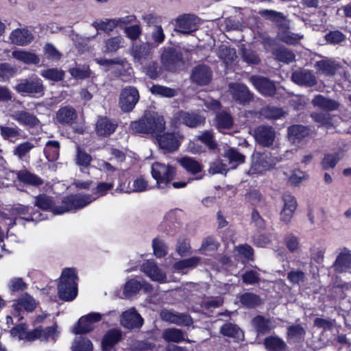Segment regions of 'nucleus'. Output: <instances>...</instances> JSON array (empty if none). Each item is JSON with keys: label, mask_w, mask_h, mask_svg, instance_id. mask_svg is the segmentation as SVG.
Returning <instances> with one entry per match:
<instances>
[{"label": "nucleus", "mask_w": 351, "mask_h": 351, "mask_svg": "<svg viewBox=\"0 0 351 351\" xmlns=\"http://www.w3.org/2000/svg\"><path fill=\"white\" fill-rule=\"evenodd\" d=\"M34 205L38 208L51 212L53 215H62L66 212L81 209L95 199L90 195L81 194L64 197L60 204H57L54 199L45 194L34 197Z\"/></svg>", "instance_id": "f257e3e1"}, {"label": "nucleus", "mask_w": 351, "mask_h": 351, "mask_svg": "<svg viewBox=\"0 0 351 351\" xmlns=\"http://www.w3.org/2000/svg\"><path fill=\"white\" fill-rule=\"evenodd\" d=\"M133 132L151 134L152 136L165 130V121L162 116L156 112L146 113L138 121H132L130 125Z\"/></svg>", "instance_id": "f03ea898"}, {"label": "nucleus", "mask_w": 351, "mask_h": 351, "mask_svg": "<svg viewBox=\"0 0 351 351\" xmlns=\"http://www.w3.org/2000/svg\"><path fill=\"white\" fill-rule=\"evenodd\" d=\"M77 276L75 270L66 268L62 272L58 284V296L62 300L70 302L77 295Z\"/></svg>", "instance_id": "7ed1b4c3"}, {"label": "nucleus", "mask_w": 351, "mask_h": 351, "mask_svg": "<svg viewBox=\"0 0 351 351\" xmlns=\"http://www.w3.org/2000/svg\"><path fill=\"white\" fill-rule=\"evenodd\" d=\"M282 160V158L274 156L270 152H257L252 155L249 174H261L271 170Z\"/></svg>", "instance_id": "20e7f679"}, {"label": "nucleus", "mask_w": 351, "mask_h": 351, "mask_svg": "<svg viewBox=\"0 0 351 351\" xmlns=\"http://www.w3.org/2000/svg\"><path fill=\"white\" fill-rule=\"evenodd\" d=\"M152 175L156 180L157 187L165 192L171 186L176 170L172 166L156 162L152 165Z\"/></svg>", "instance_id": "39448f33"}, {"label": "nucleus", "mask_w": 351, "mask_h": 351, "mask_svg": "<svg viewBox=\"0 0 351 351\" xmlns=\"http://www.w3.org/2000/svg\"><path fill=\"white\" fill-rule=\"evenodd\" d=\"M14 88L21 95L36 98L43 96L45 93L43 82L36 76L19 80Z\"/></svg>", "instance_id": "423d86ee"}, {"label": "nucleus", "mask_w": 351, "mask_h": 351, "mask_svg": "<svg viewBox=\"0 0 351 351\" xmlns=\"http://www.w3.org/2000/svg\"><path fill=\"white\" fill-rule=\"evenodd\" d=\"M158 132L154 136L160 147L167 152L177 150L180 145L182 136L178 132Z\"/></svg>", "instance_id": "0eeeda50"}, {"label": "nucleus", "mask_w": 351, "mask_h": 351, "mask_svg": "<svg viewBox=\"0 0 351 351\" xmlns=\"http://www.w3.org/2000/svg\"><path fill=\"white\" fill-rule=\"evenodd\" d=\"M139 100L138 90L134 86H128L123 88L119 97V106L122 111L128 112L132 111Z\"/></svg>", "instance_id": "6e6552de"}, {"label": "nucleus", "mask_w": 351, "mask_h": 351, "mask_svg": "<svg viewBox=\"0 0 351 351\" xmlns=\"http://www.w3.org/2000/svg\"><path fill=\"white\" fill-rule=\"evenodd\" d=\"M256 142L262 147H269L273 145L276 138V131L270 125H261L254 130Z\"/></svg>", "instance_id": "1a4fd4ad"}, {"label": "nucleus", "mask_w": 351, "mask_h": 351, "mask_svg": "<svg viewBox=\"0 0 351 351\" xmlns=\"http://www.w3.org/2000/svg\"><path fill=\"white\" fill-rule=\"evenodd\" d=\"M102 315L99 313H91L80 318L77 326L74 328L76 334L87 333L91 331L95 324L101 319Z\"/></svg>", "instance_id": "9d476101"}, {"label": "nucleus", "mask_w": 351, "mask_h": 351, "mask_svg": "<svg viewBox=\"0 0 351 351\" xmlns=\"http://www.w3.org/2000/svg\"><path fill=\"white\" fill-rule=\"evenodd\" d=\"M176 31L184 34H189L195 32L199 25V19L193 14H184L177 21Z\"/></svg>", "instance_id": "9b49d317"}, {"label": "nucleus", "mask_w": 351, "mask_h": 351, "mask_svg": "<svg viewBox=\"0 0 351 351\" xmlns=\"http://www.w3.org/2000/svg\"><path fill=\"white\" fill-rule=\"evenodd\" d=\"M175 119L190 128H196L205 122V118L195 111H179L176 114Z\"/></svg>", "instance_id": "f8f14e48"}, {"label": "nucleus", "mask_w": 351, "mask_h": 351, "mask_svg": "<svg viewBox=\"0 0 351 351\" xmlns=\"http://www.w3.org/2000/svg\"><path fill=\"white\" fill-rule=\"evenodd\" d=\"M229 91L233 99L240 104L245 105L252 99V94L244 84H229Z\"/></svg>", "instance_id": "ddd939ff"}, {"label": "nucleus", "mask_w": 351, "mask_h": 351, "mask_svg": "<svg viewBox=\"0 0 351 351\" xmlns=\"http://www.w3.org/2000/svg\"><path fill=\"white\" fill-rule=\"evenodd\" d=\"M332 267L336 273L349 272L351 270V250L343 247L337 254Z\"/></svg>", "instance_id": "4468645a"}, {"label": "nucleus", "mask_w": 351, "mask_h": 351, "mask_svg": "<svg viewBox=\"0 0 351 351\" xmlns=\"http://www.w3.org/2000/svg\"><path fill=\"white\" fill-rule=\"evenodd\" d=\"M282 200L284 204L280 213V219L285 223H289L296 210L297 202L295 198L289 193L284 194Z\"/></svg>", "instance_id": "2eb2a0df"}, {"label": "nucleus", "mask_w": 351, "mask_h": 351, "mask_svg": "<svg viewBox=\"0 0 351 351\" xmlns=\"http://www.w3.org/2000/svg\"><path fill=\"white\" fill-rule=\"evenodd\" d=\"M34 38L32 32L27 27L16 28L9 36L11 43L19 46H27L34 40Z\"/></svg>", "instance_id": "dca6fc26"}, {"label": "nucleus", "mask_w": 351, "mask_h": 351, "mask_svg": "<svg viewBox=\"0 0 351 351\" xmlns=\"http://www.w3.org/2000/svg\"><path fill=\"white\" fill-rule=\"evenodd\" d=\"M141 271L153 281L160 283L167 282L166 274L152 261L148 260L143 263L141 265Z\"/></svg>", "instance_id": "f3484780"}, {"label": "nucleus", "mask_w": 351, "mask_h": 351, "mask_svg": "<svg viewBox=\"0 0 351 351\" xmlns=\"http://www.w3.org/2000/svg\"><path fill=\"white\" fill-rule=\"evenodd\" d=\"M250 81L263 96H273L276 93L275 84L267 78L254 75L250 77Z\"/></svg>", "instance_id": "a211bd4d"}, {"label": "nucleus", "mask_w": 351, "mask_h": 351, "mask_svg": "<svg viewBox=\"0 0 351 351\" xmlns=\"http://www.w3.org/2000/svg\"><path fill=\"white\" fill-rule=\"evenodd\" d=\"M161 60L166 69L176 71L177 66L182 62V54L177 50L169 48L164 51Z\"/></svg>", "instance_id": "6ab92c4d"}, {"label": "nucleus", "mask_w": 351, "mask_h": 351, "mask_svg": "<svg viewBox=\"0 0 351 351\" xmlns=\"http://www.w3.org/2000/svg\"><path fill=\"white\" fill-rule=\"evenodd\" d=\"M160 317L164 321L180 326H189L192 324V319L187 314L166 309L161 311Z\"/></svg>", "instance_id": "aec40b11"}, {"label": "nucleus", "mask_w": 351, "mask_h": 351, "mask_svg": "<svg viewBox=\"0 0 351 351\" xmlns=\"http://www.w3.org/2000/svg\"><path fill=\"white\" fill-rule=\"evenodd\" d=\"M120 322L123 327L130 329L140 328L143 324V318L134 308L123 312L121 315Z\"/></svg>", "instance_id": "412c9836"}, {"label": "nucleus", "mask_w": 351, "mask_h": 351, "mask_svg": "<svg viewBox=\"0 0 351 351\" xmlns=\"http://www.w3.org/2000/svg\"><path fill=\"white\" fill-rule=\"evenodd\" d=\"M311 134L310 129L302 125H293L287 128L289 141L293 144L298 145Z\"/></svg>", "instance_id": "4be33fe9"}, {"label": "nucleus", "mask_w": 351, "mask_h": 351, "mask_svg": "<svg viewBox=\"0 0 351 351\" xmlns=\"http://www.w3.org/2000/svg\"><path fill=\"white\" fill-rule=\"evenodd\" d=\"M117 128L116 121L107 117H99L96 123L95 132L98 136H108L115 132Z\"/></svg>", "instance_id": "5701e85b"}, {"label": "nucleus", "mask_w": 351, "mask_h": 351, "mask_svg": "<svg viewBox=\"0 0 351 351\" xmlns=\"http://www.w3.org/2000/svg\"><path fill=\"white\" fill-rule=\"evenodd\" d=\"M252 324L258 335L269 333L276 326L274 318H265L262 315H257L252 320Z\"/></svg>", "instance_id": "b1692460"}, {"label": "nucleus", "mask_w": 351, "mask_h": 351, "mask_svg": "<svg viewBox=\"0 0 351 351\" xmlns=\"http://www.w3.org/2000/svg\"><path fill=\"white\" fill-rule=\"evenodd\" d=\"M12 307L15 311V315L19 316L22 308L26 311L32 312L36 307V303L32 295L25 293L14 301Z\"/></svg>", "instance_id": "393cba45"}, {"label": "nucleus", "mask_w": 351, "mask_h": 351, "mask_svg": "<svg viewBox=\"0 0 351 351\" xmlns=\"http://www.w3.org/2000/svg\"><path fill=\"white\" fill-rule=\"evenodd\" d=\"M292 81L300 86L308 87L313 86L317 84L316 77L308 70H300L294 71L291 75Z\"/></svg>", "instance_id": "a878e982"}, {"label": "nucleus", "mask_w": 351, "mask_h": 351, "mask_svg": "<svg viewBox=\"0 0 351 351\" xmlns=\"http://www.w3.org/2000/svg\"><path fill=\"white\" fill-rule=\"evenodd\" d=\"M77 114L70 106L60 108L56 112L57 121L64 125H71L76 122Z\"/></svg>", "instance_id": "bb28decb"}, {"label": "nucleus", "mask_w": 351, "mask_h": 351, "mask_svg": "<svg viewBox=\"0 0 351 351\" xmlns=\"http://www.w3.org/2000/svg\"><path fill=\"white\" fill-rule=\"evenodd\" d=\"M11 117L20 125L29 127H35L38 125L39 121L33 114L26 110H16L12 112Z\"/></svg>", "instance_id": "cd10ccee"}, {"label": "nucleus", "mask_w": 351, "mask_h": 351, "mask_svg": "<svg viewBox=\"0 0 351 351\" xmlns=\"http://www.w3.org/2000/svg\"><path fill=\"white\" fill-rule=\"evenodd\" d=\"M191 77L196 84L206 85L211 80V71L207 66L199 65L193 69Z\"/></svg>", "instance_id": "c85d7f7f"}, {"label": "nucleus", "mask_w": 351, "mask_h": 351, "mask_svg": "<svg viewBox=\"0 0 351 351\" xmlns=\"http://www.w3.org/2000/svg\"><path fill=\"white\" fill-rule=\"evenodd\" d=\"M16 174L19 181L26 185L37 186L43 183L40 178L27 169L17 171Z\"/></svg>", "instance_id": "c756f323"}, {"label": "nucleus", "mask_w": 351, "mask_h": 351, "mask_svg": "<svg viewBox=\"0 0 351 351\" xmlns=\"http://www.w3.org/2000/svg\"><path fill=\"white\" fill-rule=\"evenodd\" d=\"M315 67L326 76H333L339 68L338 64L332 59L325 58L315 63Z\"/></svg>", "instance_id": "7c9ffc66"}, {"label": "nucleus", "mask_w": 351, "mask_h": 351, "mask_svg": "<svg viewBox=\"0 0 351 351\" xmlns=\"http://www.w3.org/2000/svg\"><path fill=\"white\" fill-rule=\"evenodd\" d=\"M125 47V40L121 36L110 37L104 40L103 51L105 53H113Z\"/></svg>", "instance_id": "2f4dec72"}, {"label": "nucleus", "mask_w": 351, "mask_h": 351, "mask_svg": "<svg viewBox=\"0 0 351 351\" xmlns=\"http://www.w3.org/2000/svg\"><path fill=\"white\" fill-rule=\"evenodd\" d=\"M264 346L267 351H286L287 345L285 341L276 335H271L264 340Z\"/></svg>", "instance_id": "473e14b6"}, {"label": "nucleus", "mask_w": 351, "mask_h": 351, "mask_svg": "<svg viewBox=\"0 0 351 351\" xmlns=\"http://www.w3.org/2000/svg\"><path fill=\"white\" fill-rule=\"evenodd\" d=\"M131 54L136 62L143 64L150 54V46L148 43L133 45Z\"/></svg>", "instance_id": "72a5a7b5"}, {"label": "nucleus", "mask_w": 351, "mask_h": 351, "mask_svg": "<svg viewBox=\"0 0 351 351\" xmlns=\"http://www.w3.org/2000/svg\"><path fill=\"white\" fill-rule=\"evenodd\" d=\"M312 104L322 109L332 111L337 110L339 104L333 99L326 98L322 95H316L312 100Z\"/></svg>", "instance_id": "f704fd0d"}, {"label": "nucleus", "mask_w": 351, "mask_h": 351, "mask_svg": "<svg viewBox=\"0 0 351 351\" xmlns=\"http://www.w3.org/2000/svg\"><path fill=\"white\" fill-rule=\"evenodd\" d=\"M121 337V332L119 330H110L104 337L102 347L105 351H109L112 347L118 343Z\"/></svg>", "instance_id": "c9c22d12"}, {"label": "nucleus", "mask_w": 351, "mask_h": 351, "mask_svg": "<svg viewBox=\"0 0 351 351\" xmlns=\"http://www.w3.org/2000/svg\"><path fill=\"white\" fill-rule=\"evenodd\" d=\"M215 125L217 129L222 132L223 130H228L233 125V118L225 111L217 114L215 117Z\"/></svg>", "instance_id": "e433bc0d"}, {"label": "nucleus", "mask_w": 351, "mask_h": 351, "mask_svg": "<svg viewBox=\"0 0 351 351\" xmlns=\"http://www.w3.org/2000/svg\"><path fill=\"white\" fill-rule=\"evenodd\" d=\"M12 56L16 60L25 64H38L40 62L39 57L34 53L17 50L12 53Z\"/></svg>", "instance_id": "4c0bfd02"}, {"label": "nucleus", "mask_w": 351, "mask_h": 351, "mask_svg": "<svg viewBox=\"0 0 351 351\" xmlns=\"http://www.w3.org/2000/svg\"><path fill=\"white\" fill-rule=\"evenodd\" d=\"M60 143L58 141H48L44 148V153L49 161H56L59 158Z\"/></svg>", "instance_id": "58836bf2"}, {"label": "nucleus", "mask_w": 351, "mask_h": 351, "mask_svg": "<svg viewBox=\"0 0 351 351\" xmlns=\"http://www.w3.org/2000/svg\"><path fill=\"white\" fill-rule=\"evenodd\" d=\"M179 162L180 165L189 173L196 174L201 172L203 169L202 165L191 157L182 158Z\"/></svg>", "instance_id": "ea45409f"}, {"label": "nucleus", "mask_w": 351, "mask_h": 351, "mask_svg": "<svg viewBox=\"0 0 351 351\" xmlns=\"http://www.w3.org/2000/svg\"><path fill=\"white\" fill-rule=\"evenodd\" d=\"M152 187L143 177H138L128 184L127 193H141L150 190Z\"/></svg>", "instance_id": "a19ab883"}, {"label": "nucleus", "mask_w": 351, "mask_h": 351, "mask_svg": "<svg viewBox=\"0 0 351 351\" xmlns=\"http://www.w3.org/2000/svg\"><path fill=\"white\" fill-rule=\"evenodd\" d=\"M220 332L228 337L239 339L243 337L242 330L234 324L226 323L220 328Z\"/></svg>", "instance_id": "79ce46f5"}, {"label": "nucleus", "mask_w": 351, "mask_h": 351, "mask_svg": "<svg viewBox=\"0 0 351 351\" xmlns=\"http://www.w3.org/2000/svg\"><path fill=\"white\" fill-rule=\"evenodd\" d=\"M200 258L198 256H193L189 258L181 260L173 264V268L176 271L184 273L187 269L195 267L200 262Z\"/></svg>", "instance_id": "37998d69"}, {"label": "nucleus", "mask_w": 351, "mask_h": 351, "mask_svg": "<svg viewBox=\"0 0 351 351\" xmlns=\"http://www.w3.org/2000/svg\"><path fill=\"white\" fill-rule=\"evenodd\" d=\"M162 338L167 342L180 343L184 341V332L177 328H167L162 332Z\"/></svg>", "instance_id": "c03bdc74"}, {"label": "nucleus", "mask_w": 351, "mask_h": 351, "mask_svg": "<svg viewBox=\"0 0 351 351\" xmlns=\"http://www.w3.org/2000/svg\"><path fill=\"white\" fill-rule=\"evenodd\" d=\"M40 75L47 80L60 82L64 78L65 73L62 69L51 68L41 71Z\"/></svg>", "instance_id": "a18cd8bd"}, {"label": "nucleus", "mask_w": 351, "mask_h": 351, "mask_svg": "<svg viewBox=\"0 0 351 351\" xmlns=\"http://www.w3.org/2000/svg\"><path fill=\"white\" fill-rule=\"evenodd\" d=\"M272 53L276 60L284 63L289 64L295 60V54L285 47L277 48Z\"/></svg>", "instance_id": "49530a36"}, {"label": "nucleus", "mask_w": 351, "mask_h": 351, "mask_svg": "<svg viewBox=\"0 0 351 351\" xmlns=\"http://www.w3.org/2000/svg\"><path fill=\"white\" fill-rule=\"evenodd\" d=\"M306 334L305 330L299 324L292 325L287 328V338L295 342L304 339Z\"/></svg>", "instance_id": "de8ad7c7"}, {"label": "nucleus", "mask_w": 351, "mask_h": 351, "mask_svg": "<svg viewBox=\"0 0 351 351\" xmlns=\"http://www.w3.org/2000/svg\"><path fill=\"white\" fill-rule=\"evenodd\" d=\"M197 139L204 143L209 149L215 150L217 147V143L214 138L212 131L206 130L197 136Z\"/></svg>", "instance_id": "09e8293b"}, {"label": "nucleus", "mask_w": 351, "mask_h": 351, "mask_svg": "<svg viewBox=\"0 0 351 351\" xmlns=\"http://www.w3.org/2000/svg\"><path fill=\"white\" fill-rule=\"evenodd\" d=\"M115 19H105L99 22H95L93 25L97 31H103L106 33H110L117 27Z\"/></svg>", "instance_id": "8fccbe9b"}, {"label": "nucleus", "mask_w": 351, "mask_h": 351, "mask_svg": "<svg viewBox=\"0 0 351 351\" xmlns=\"http://www.w3.org/2000/svg\"><path fill=\"white\" fill-rule=\"evenodd\" d=\"M278 36L281 41L289 45L298 44L304 37L302 34H295L288 30L279 33Z\"/></svg>", "instance_id": "3c124183"}, {"label": "nucleus", "mask_w": 351, "mask_h": 351, "mask_svg": "<svg viewBox=\"0 0 351 351\" xmlns=\"http://www.w3.org/2000/svg\"><path fill=\"white\" fill-rule=\"evenodd\" d=\"M142 288V283L136 279L129 280L125 282L123 293L125 297H130L137 293Z\"/></svg>", "instance_id": "603ef678"}, {"label": "nucleus", "mask_w": 351, "mask_h": 351, "mask_svg": "<svg viewBox=\"0 0 351 351\" xmlns=\"http://www.w3.org/2000/svg\"><path fill=\"white\" fill-rule=\"evenodd\" d=\"M72 348L74 351H92L93 344L87 338L77 337L75 339Z\"/></svg>", "instance_id": "864d4df0"}, {"label": "nucleus", "mask_w": 351, "mask_h": 351, "mask_svg": "<svg viewBox=\"0 0 351 351\" xmlns=\"http://www.w3.org/2000/svg\"><path fill=\"white\" fill-rule=\"evenodd\" d=\"M240 302L247 308H254L261 303L259 296L252 293H243L240 298Z\"/></svg>", "instance_id": "5fc2aeb1"}, {"label": "nucleus", "mask_w": 351, "mask_h": 351, "mask_svg": "<svg viewBox=\"0 0 351 351\" xmlns=\"http://www.w3.org/2000/svg\"><path fill=\"white\" fill-rule=\"evenodd\" d=\"M260 114L268 119H278L283 116L284 112L276 107H265L260 110Z\"/></svg>", "instance_id": "6e6d98bb"}, {"label": "nucleus", "mask_w": 351, "mask_h": 351, "mask_svg": "<svg viewBox=\"0 0 351 351\" xmlns=\"http://www.w3.org/2000/svg\"><path fill=\"white\" fill-rule=\"evenodd\" d=\"M150 90L154 95L165 97H173L177 95V91L175 89L160 85H153Z\"/></svg>", "instance_id": "4d7b16f0"}, {"label": "nucleus", "mask_w": 351, "mask_h": 351, "mask_svg": "<svg viewBox=\"0 0 351 351\" xmlns=\"http://www.w3.org/2000/svg\"><path fill=\"white\" fill-rule=\"evenodd\" d=\"M240 53L243 60L247 64H257L260 62L258 56L250 49L241 48Z\"/></svg>", "instance_id": "13d9d810"}, {"label": "nucleus", "mask_w": 351, "mask_h": 351, "mask_svg": "<svg viewBox=\"0 0 351 351\" xmlns=\"http://www.w3.org/2000/svg\"><path fill=\"white\" fill-rule=\"evenodd\" d=\"M284 243L291 253L296 252L300 247L298 237L292 233H288L285 236Z\"/></svg>", "instance_id": "bf43d9fd"}, {"label": "nucleus", "mask_w": 351, "mask_h": 351, "mask_svg": "<svg viewBox=\"0 0 351 351\" xmlns=\"http://www.w3.org/2000/svg\"><path fill=\"white\" fill-rule=\"evenodd\" d=\"M218 56L226 64L231 63L237 57L235 49L226 46L219 48Z\"/></svg>", "instance_id": "052dcab7"}, {"label": "nucleus", "mask_w": 351, "mask_h": 351, "mask_svg": "<svg viewBox=\"0 0 351 351\" xmlns=\"http://www.w3.org/2000/svg\"><path fill=\"white\" fill-rule=\"evenodd\" d=\"M34 147V145L33 143L24 142L15 147L13 151L14 155L16 156L20 160H23Z\"/></svg>", "instance_id": "680f3d73"}, {"label": "nucleus", "mask_w": 351, "mask_h": 351, "mask_svg": "<svg viewBox=\"0 0 351 351\" xmlns=\"http://www.w3.org/2000/svg\"><path fill=\"white\" fill-rule=\"evenodd\" d=\"M225 157L229 160L230 163H234L231 168L243 163L245 160V156L234 149H228L225 153Z\"/></svg>", "instance_id": "e2e57ef3"}, {"label": "nucleus", "mask_w": 351, "mask_h": 351, "mask_svg": "<svg viewBox=\"0 0 351 351\" xmlns=\"http://www.w3.org/2000/svg\"><path fill=\"white\" fill-rule=\"evenodd\" d=\"M43 52L48 60L58 61L61 59L62 53L51 43H47L44 46Z\"/></svg>", "instance_id": "0e129e2a"}, {"label": "nucleus", "mask_w": 351, "mask_h": 351, "mask_svg": "<svg viewBox=\"0 0 351 351\" xmlns=\"http://www.w3.org/2000/svg\"><path fill=\"white\" fill-rule=\"evenodd\" d=\"M69 73L75 79H85L90 77V71L88 66H77L69 69Z\"/></svg>", "instance_id": "69168bd1"}, {"label": "nucleus", "mask_w": 351, "mask_h": 351, "mask_svg": "<svg viewBox=\"0 0 351 351\" xmlns=\"http://www.w3.org/2000/svg\"><path fill=\"white\" fill-rule=\"evenodd\" d=\"M16 69L8 63L0 64V81L4 82L13 77Z\"/></svg>", "instance_id": "338daca9"}, {"label": "nucleus", "mask_w": 351, "mask_h": 351, "mask_svg": "<svg viewBox=\"0 0 351 351\" xmlns=\"http://www.w3.org/2000/svg\"><path fill=\"white\" fill-rule=\"evenodd\" d=\"M152 247L156 256L161 258L167 253V247L163 241L155 238L152 241Z\"/></svg>", "instance_id": "774afa93"}]
</instances>
